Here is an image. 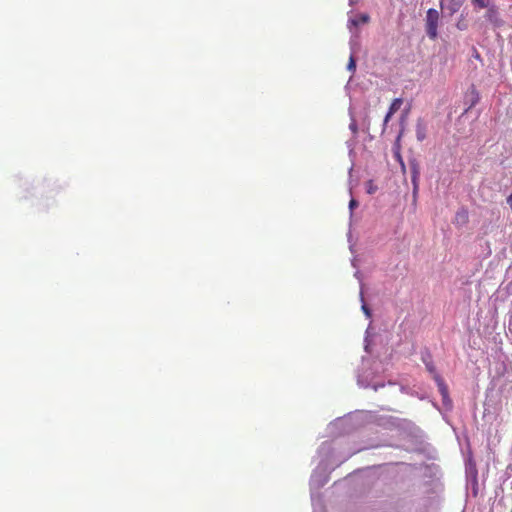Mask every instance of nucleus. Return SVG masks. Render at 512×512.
<instances>
[{
	"label": "nucleus",
	"mask_w": 512,
	"mask_h": 512,
	"mask_svg": "<svg viewBox=\"0 0 512 512\" xmlns=\"http://www.w3.org/2000/svg\"><path fill=\"white\" fill-rule=\"evenodd\" d=\"M438 20L439 13L437 10L431 8L427 11L426 15V32L430 39L434 40L437 38L438 32Z\"/></svg>",
	"instance_id": "obj_1"
},
{
	"label": "nucleus",
	"mask_w": 512,
	"mask_h": 512,
	"mask_svg": "<svg viewBox=\"0 0 512 512\" xmlns=\"http://www.w3.org/2000/svg\"><path fill=\"white\" fill-rule=\"evenodd\" d=\"M376 190V187L373 186V183L372 181H369L368 184H367V191L369 194H372L374 193Z\"/></svg>",
	"instance_id": "obj_14"
},
{
	"label": "nucleus",
	"mask_w": 512,
	"mask_h": 512,
	"mask_svg": "<svg viewBox=\"0 0 512 512\" xmlns=\"http://www.w3.org/2000/svg\"><path fill=\"white\" fill-rule=\"evenodd\" d=\"M394 114H390V112L388 111L385 118H384V121H383V131L385 130L386 126H387V123L390 121L391 117L393 116Z\"/></svg>",
	"instance_id": "obj_13"
},
{
	"label": "nucleus",
	"mask_w": 512,
	"mask_h": 512,
	"mask_svg": "<svg viewBox=\"0 0 512 512\" xmlns=\"http://www.w3.org/2000/svg\"><path fill=\"white\" fill-rule=\"evenodd\" d=\"M427 367H428V370H429L430 372H433V373L435 372V370H434V368H433L432 366H427Z\"/></svg>",
	"instance_id": "obj_19"
},
{
	"label": "nucleus",
	"mask_w": 512,
	"mask_h": 512,
	"mask_svg": "<svg viewBox=\"0 0 512 512\" xmlns=\"http://www.w3.org/2000/svg\"><path fill=\"white\" fill-rule=\"evenodd\" d=\"M434 379L437 382L440 393L443 395V397H446L448 395V388L444 383L443 379L436 373L434 375Z\"/></svg>",
	"instance_id": "obj_3"
},
{
	"label": "nucleus",
	"mask_w": 512,
	"mask_h": 512,
	"mask_svg": "<svg viewBox=\"0 0 512 512\" xmlns=\"http://www.w3.org/2000/svg\"><path fill=\"white\" fill-rule=\"evenodd\" d=\"M410 169H411V177H419L420 176V168L419 164L416 160L410 161Z\"/></svg>",
	"instance_id": "obj_8"
},
{
	"label": "nucleus",
	"mask_w": 512,
	"mask_h": 512,
	"mask_svg": "<svg viewBox=\"0 0 512 512\" xmlns=\"http://www.w3.org/2000/svg\"><path fill=\"white\" fill-rule=\"evenodd\" d=\"M415 133L417 140L420 142L424 141L427 137V125L421 118L417 119L416 121Z\"/></svg>",
	"instance_id": "obj_2"
},
{
	"label": "nucleus",
	"mask_w": 512,
	"mask_h": 512,
	"mask_svg": "<svg viewBox=\"0 0 512 512\" xmlns=\"http://www.w3.org/2000/svg\"><path fill=\"white\" fill-rule=\"evenodd\" d=\"M472 3L479 8H486L488 3L485 0H472Z\"/></svg>",
	"instance_id": "obj_11"
},
{
	"label": "nucleus",
	"mask_w": 512,
	"mask_h": 512,
	"mask_svg": "<svg viewBox=\"0 0 512 512\" xmlns=\"http://www.w3.org/2000/svg\"><path fill=\"white\" fill-rule=\"evenodd\" d=\"M494 12H495V10H494V9H489L488 14H490V13H494Z\"/></svg>",
	"instance_id": "obj_20"
},
{
	"label": "nucleus",
	"mask_w": 512,
	"mask_h": 512,
	"mask_svg": "<svg viewBox=\"0 0 512 512\" xmlns=\"http://www.w3.org/2000/svg\"><path fill=\"white\" fill-rule=\"evenodd\" d=\"M507 203L510 205L512 209V193L507 197Z\"/></svg>",
	"instance_id": "obj_18"
},
{
	"label": "nucleus",
	"mask_w": 512,
	"mask_h": 512,
	"mask_svg": "<svg viewBox=\"0 0 512 512\" xmlns=\"http://www.w3.org/2000/svg\"><path fill=\"white\" fill-rule=\"evenodd\" d=\"M347 68H348L349 71H352V72L355 71V69H356V62H355L353 56L350 57Z\"/></svg>",
	"instance_id": "obj_12"
},
{
	"label": "nucleus",
	"mask_w": 512,
	"mask_h": 512,
	"mask_svg": "<svg viewBox=\"0 0 512 512\" xmlns=\"http://www.w3.org/2000/svg\"><path fill=\"white\" fill-rule=\"evenodd\" d=\"M349 127H350V129L352 130L353 133H357L358 127H357V124H356V122L354 120L350 123Z\"/></svg>",
	"instance_id": "obj_15"
},
{
	"label": "nucleus",
	"mask_w": 512,
	"mask_h": 512,
	"mask_svg": "<svg viewBox=\"0 0 512 512\" xmlns=\"http://www.w3.org/2000/svg\"><path fill=\"white\" fill-rule=\"evenodd\" d=\"M470 94H471V101H470V105H469L467 110H469L472 107H474L479 102V100H480V95H479V93H478V91L476 90L475 87L471 88Z\"/></svg>",
	"instance_id": "obj_5"
},
{
	"label": "nucleus",
	"mask_w": 512,
	"mask_h": 512,
	"mask_svg": "<svg viewBox=\"0 0 512 512\" xmlns=\"http://www.w3.org/2000/svg\"><path fill=\"white\" fill-rule=\"evenodd\" d=\"M402 104H403L402 98H395L392 101L388 111L390 112V114H395L401 108Z\"/></svg>",
	"instance_id": "obj_6"
},
{
	"label": "nucleus",
	"mask_w": 512,
	"mask_h": 512,
	"mask_svg": "<svg viewBox=\"0 0 512 512\" xmlns=\"http://www.w3.org/2000/svg\"><path fill=\"white\" fill-rule=\"evenodd\" d=\"M358 205L357 201L355 199H351L349 202V208L352 210L354 207Z\"/></svg>",
	"instance_id": "obj_16"
},
{
	"label": "nucleus",
	"mask_w": 512,
	"mask_h": 512,
	"mask_svg": "<svg viewBox=\"0 0 512 512\" xmlns=\"http://www.w3.org/2000/svg\"><path fill=\"white\" fill-rule=\"evenodd\" d=\"M413 184V193L416 194L419 188V177H411Z\"/></svg>",
	"instance_id": "obj_10"
},
{
	"label": "nucleus",
	"mask_w": 512,
	"mask_h": 512,
	"mask_svg": "<svg viewBox=\"0 0 512 512\" xmlns=\"http://www.w3.org/2000/svg\"><path fill=\"white\" fill-rule=\"evenodd\" d=\"M362 310L368 317L371 316L370 310L365 304L362 305Z\"/></svg>",
	"instance_id": "obj_17"
},
{
	"label": "nucleus",
	"mask_w": 512,
	"mask_h": 512,
	"mask_svg": "<svg viewBox=\"0 0 512 512\" xmlns=\"http://www.w3.org/2000/svg\"><path fill=\"white\" fill-rule=\"evenodd\" d=\"M370 17L368 14H360L357 18L351 19L350 23L354 26H358L359 24L368 23Z\"/></svg>",
	"instance_id": "obj_4"
},
{
	"label": "nucleus",
	"mask_w": 512,
	"mask_h": 512,
	"mask_svg": "<svg viewBox=\"0 0 512 512\" xmlns=\"http://www.w3.org/2000/svg\"><path fill=\"white\" fill-rule=\"evenodd\" d=\"M462 5L461 0H449L448 9L450 11V14L456 13Z\"/></svg>",
	"instance_id": "obj_7"
},
{
	"label": "nucleus",
	"mask_w": 512,
	"mask_h": 512,
	"mask_svg": "<svg viewBox=\"0 0 512 512\" xmlns=\"http://www.w3.org/2000/svg\"><path fill=\"white\" fill-rule=\"evenodd\" d=\"M456 219H457V220H461V221H462V223H466V222H467V220H468V214H467V212H466L465 210L457 212V214H456Z\"/></svg>",
	"instance_id": "obj_9"
}]
</instances>
